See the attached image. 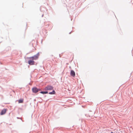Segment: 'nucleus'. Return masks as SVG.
<instances>
[{
  "label": "nucleus",
  "mask_w": 133,
  "mask_h": 133,
  "mask_svg": "<svg viewBox=\"0 0 133 133\" xmlns=\"http://www.w3.org/2000/svg\"><path fill=\"white\" fill-rule=\"evenodd\" d=\"M23 99H20L18 100V102L19 103H22L23 102Z\"/></svg>",
  "instance_id": "obj_8"
},
{
  "label": "nucleus",
  "mask_w": 133,
  "mask_h": 133,
  "mask_svg": "<svg viewBox=\"0 0 133 133\" xmlns=\"http://www.w3.org/2000/svg\"><path fill=\"white\" fill-rule=\"evenodd\" d=\"M39 53L38 52L35 55H34V56L30 57L29 58V59H32V60H36L38 59L39 57Z\"/></svg>",
  "instance_id": "obj_1"
},
{
  "label": "nucleus",
  "mask_w": 133,
  "mask_h": 133,
  "mask_svg": "<svg viewBox=\"0 0 133 133\" xmlns=\"http://www.w3.org/2000/svg\"><path fill=\"white\" fill-rule=\"evenodd\" d=\"M54 88V87L51 85H48L46 86L45 88V90H52Z\"/></svg>",
  "instance_id": "obj_2"
},
{
  "label": "nucleus",
  "mask_w": 133,
  "mask_h": 133,
  "mask_svg": "<svg viewBox=\"0 0 133 133\" xmlns=\"http://www.w3.org/2000/svg\"><path fill=\"white\" fill-rule=\"evenodd\" d=\"M56 94L55 92V90H53L52 92H50L49 94Z\"/></svg>",
  "instance_id": "obj_7"
},
{
  "label": "nucleus",
  "mask_w": 133,
  "mask_h": 133,
  "mask_svg": "<svg viewBox=\"0 0 133 133\" xmlns=\"http://www.w3.org/2000/svg\"><path fill=\"white\" fill-rule=\"evenodd\" d=\"M70 75L71 76L74 77L75 75V72L72 70L70 72Z\"/></svg>",
  "instance_id": "obj_6"
},
{
  "label": "nucleus",
  "mask_w": 133,
  "mask_h": 133,
  "mask_svg": "<svg viewBox=\"0 0 133 133\" xmlns=\"http://www.w3.org/2000/svg\"><path fill=\"white\" fill-rule=\"evenodd\" d=\"M32 90L33 92L36 93L40 91L41 90L40 89H38L36 87H34L32 89Z\"/></svg>",
  "instance_id": "obj_3"
},
{
  "label": "nucleus",
  "mask_w": 133,
  "mask_h": 133,
  "mask_svg": "<svg viewBox=\"0 0 133 133\" xmlns=\"http://www.w3.org/2000/svg\"><path fill=\"white\" fill-rule=\"evenodd\" d=\"M40 93H41L43 94H45L48 93V92L47 91H45V92L41 91L40 92Z\"/></svg>",
  "instance_id": "obj_9"
},
{
  "label": "nucleus",
  "mask_w": 133,
  "mask_h": 133,
  "mask_svg": "<svg viewBox=\"0 0 133 133\" xmlns=\"http://www.w3.org/2000/svg\"><path fill=\"white\" fill-rule=\"evenodd\" d=\"M7 110L6 109H3L1 112L0 114L1 115H3L5 114Z\"/></svg>",
  "instance_id": "obj_5"
},
{
  "label": "nucleus",
  "mask_w": 133,
  "mask_h": 133,
  "mask_svg": "<svg viewBox=\"0 0 133 133\" xmlns=\"http://www.w3.org/2000/svg\"><path fill=\"white\" fill-rule=\"evenodd\" d=\"M28 63L31 65H34L35 64V62L32 60H29L28 62Z\"/></svg>",
  "instance_id": "obj_4"
}]
</instances>
